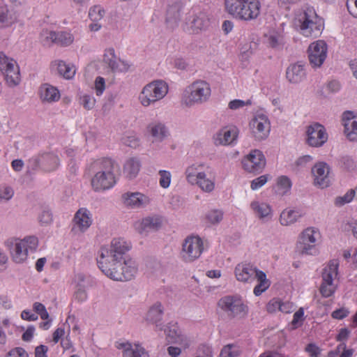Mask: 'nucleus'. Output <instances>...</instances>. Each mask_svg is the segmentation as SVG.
Segmentation results:
<instances>
[{
    "label": "nucleus",
    "mask_w": 357,
    "mask_h": 357,
    "mask_svg": "<svg viewBox=\"0 0 357 357\" xmlns=\"http://www.w3.org/2000/svg\"><path fill=\"white\" fill-rule=\"evenodd\" d=\"M131 244L123 238H114L109 248H102L98 266L108 278L117 281L130 280L137 272L136 261L127 252Z\"/></svg>",
    "instance_id": "obj_1"
},
{
    "label": "nucleus",
    "mask_w": 357,
    "mask_h": 357,
    "mask_svg": "<svg viewBox=\"0 0 357 357\" xmlns=\"http://www.w3.org/2000/svg\"><path fill=\"white\" fill-rule=\"evenodd\" d=\"M117 165L109 158H104L93 162L91 170L94 173L91 178V185L95 191H103L112 188L116 181L114 170Z\"/></svg>",
    "instance_id": "obj_2"
},
{
    "label": "nucleus",
    "mask_w": 357,
    "mask_h": 357,
    "mask_svg": "<svg viewBox=\"0 0 357 357\" xmlns=\"http://www.w3.org/2000/svg\"><path fill=\"white\" fill-rule=\"evenodd\" d=\"M294 24L300 34L309 38L319 37L324 29V21L313 8H306L296 13Z\"/></svg>",
    "instance_id": "obj_3"
},
{
    "label": "nucleus",
    "mask_w": 357,
    "mask_h": 357,
    "mask_svg": "<svg viewBox=\"0 0 357 357\" xmlns=\"http://www.w3.org/2000/svg\"><path fill=\"white\" fill-rule=\"evenodd\" d=\"M225 11L234 18L245 22L256 20L260 15L259 0H225Z\"/></svg>",
    "instance_id": "obj_4"
},
{
    "label": "nucleus",
    "mask_w": 357,
    "mask_h": 357,
    "mask_svg": "<svg viewBox=\"0 0 357 357\" xmlns=\"http://www.w3.org/2000/svg\"><path fill=\"white\" fill-rule=\"evenodd\" d=\"M234 273L236 280L241 282L251 284L257 280V284L253 290L254 294L257 296L266 291L271 285L266 273L249 264H238Z\"/></svg>",
    "instance_id": "obj_5"
},
{
    "label": "nucleus",
    "mask_w": 357,
    "mask_h": 357,
    "mask_svg": "<svg viewBox=\"0 0 357 357\" xmlns=\"http://www.w3.org/2000/svg\"><path fill=\"white\" fill-rule=\"evenodd\" d=\"M185 178L191 185H197L203 192H212L215 188V176L209 167L193 164L185 172Z\"/></svg>",
    "instance_id": "obj_6"
},
{
    "label": "nucleus",
    "mask_w": 357,
    "mask_h": 357,
    "mask_svg": "<svg viewBox=\"0 0 357 357\" xmlns=\"http://www.w3.org/2000/svg\"><path fill=\"white\" fill-rule=\"evenodd\" d=\"M211 96L210 84L202 79L196 80L186 87L181 95V104L184 107H192L208 101Z\"/></svg>",
    "instance_id": "obj_7"
},
{
    "label": "nucleus",
    "mask_w": 357,
    "mask_h": 357,
    "mask_svg": "<svg viewBox=\"0 0 357 357\" xmlns=\"http://www.w3.org/2000/svg\"><path fill=\"white\" fill-rule=\"evenodd\" d=\"M321 240L320 231L313 227L301 232L296 243V252L301 255H312L316 253V247Z\"/></svg>",
    "instance_id": "obj_8"
},
{
    "label": "nucleus",
    "mask_w": 357,
    "mask_h": 357,
    "mask_svg": "<svg viewBox=\"0 0 357 357\" xmlns=\"http://www.w3.org/2000/svg\"><path fill=\"white\" fill-rule=\"evenodd\" d=\"M13 260L16 263H22L29 255L33 254L38 246V239L34 236L25 237L22 240L8 242Z\"/></svg>",
    "instance_id": "obj_9"
},
{
    "label": "nucleus",
    "mask_w": 357,
    "mask_h": 357,
    "mask_svg": "<svg viewBox=\"0 0 357 357\" xmlns=\"http://www.w3.org/2000/svg\"><path fill=\"white\" fill-rule=\"evenodd\" d=\"M204 250V241L199 236H188L182 243L180 258L185 263H192L200 257Z\"/></svg>",
    "instance_id": "obj_10"
},
{
    "label": "nucleus",
    "mask_w": 357,
    "mask_h": 357,
    "mask_svg": "<svg viewBox=\"0 0 357 357\" xmlns=\"http://www.w3.org/2000/svg\"><path fill=\"white\" fill-rule=\"evenodd\" d=\"M209 23L210 18L206 13L196 12L192 9L189 15L184 18L181 29L188 34H199L207 29Z\"/></svg>",
    "instance_id": "obj_11"
},
{
    "label": "nucleus",
    "mask_w": 357,
    "mask_h": 357,
    "mask_svg": "<svg viewBox=\"0 0 357 357\" xmlns=\"http://www.w3.org/2000/svg\"><path fill=\"white\" fill-rule=\"evenodd\" d=\"M338 266V261L337 260H332L323 270L320 292L324 297H330L335 291L336 284H335V280L337 276Z\"/></svg>",
    "instance_id": "obj_12"
},
{
    "label": "nucleus",
    "mask_w": 357,
    "mask_h": 357,
    "mask_svg": "<svg viewBox=\"0 0 357 357\" xmlns=\"http://www.w3.org/2000/svg\"><path fill=\"white\" fill-rule=\"evenodd\" d=\"M0 70L8 86L14 87L20 84V69L16 61L2 52H0Z\"/></svg>",
    "instance_id": "obj_13"
},
{
    "label": "nucleus",
    "mask_w": 357,
    "mask_h": 357,
    "mask_svg": "<svg viewBox=\"0 0 357 357\" xmlns=\"http://www.w3.org/2000/svg\"><path fill=\"white\" fill-rule=\"evenodd\" d=\"M249 128L252 137L260 142L268 137L271 132V121L267 115L259 113L250 120Z\"/></svg>",
    "instance_id": "obj_14"
},
{
    "label": "nucleus",
    "mask_w": 357,
    "mask_h": 357,
    "mask_svg": "<svg viewBox=\"0 0 357 357\" xmlns=\"http://www.w3.org/2000/svg\"><path fill=\"white\" fill-rule=\"evenodd\" d=\"M218 304L232 318H244L248 313V306L238 298L225 296L220 300Z\"/></svg>",
    "instance_id": "obj_15"
},
{
    "label": "nucleus",
    "mask_w": 357,
    "mask_h": 357,
    "mask_svg": "<svg viewBox=\"0 0 357 357\" xmlns=\"http://www.w3.org/2000/svg\"><path fill=\"white\" fill-rule=\"evenodd\" d=\"M241 164L247 172L259 174L265 168L266 160L262 151L253 149L243 158Z\"/></svg>",
    "instance_id": "obj_16"
},
{
    "label": "nucleus",
    "mask_w": 357,
    "mask_h": 357,
    "mask_svg": "<svg viewBox=\"0 0 357 357\" xmlns=\"http://www.w3.org/2000/svg\"><path fill=\"white\" fill-rule=\"evenodd\" d=\"M305 142L312 147H321L328 140V134L325 128L318 123H313L306 127Z\"/></svg>",
    "instance_id": "obj_17"
},
{
    "label": "nucleus",
    "mask_w": 357,
    "mask_h": 357,
    "mask_svg": "<svg viewBox=\"0 0 357 357\" xmlns=\"http://www.w3.org/2000/svg\"><path fill=\"white\" fill-rule=\"evenodd\" d=\"M161 329L164 331L166 340L169 344H178L184 349L190 346V340L182 333L177 323L169 322Z\"/></svg>",
    "instance_id": "obj_18"
},
{
    "label": "nucleus",
    "mask_w": 357,
    "mask_h": 357,
    "mask_svg": "<svg viewBox=\"0 0 357 357\" xmlns=\"http://www.w3.org/2000/svg\"><path fill=\"white\" fill-rule=\"evenodd\" d=\"M307 52L310 66L317 68L321 67L326 60L328 47L325 41L318 40L310 45Z\"/></svg>",
    "instance_id": "obj_19"
},
{
    "label": "nucleus",
    "mask_w": 357,
    "mask_h": 357,
    "mask_svg": "<svg viewBox=\"0 0 357 357\" xmlns=\"http://www.w3.org/2000/svg\"><path fill=\"white\" fill-rule=\"evenodd\" d=\"M239 129L237 126L229 124L218 130L212 137L215 146H229L233 144L238 139Z\"/></svg>",
    "instance_id": "obj_20"
},
{
    "label": "nucleus",
    "mask_w": 357,
    "mask_h": 357,
    "mask_svg": "<svg viewBox=\"0 0 357 357\" xmlns=\"http://www.w3.org/2000/svg\"><path fill=\"white\" fill-rule=\"evenodd\" d=\"M191 10L192 8L181 1L175 2L167 8L166 20L172 26H178L179 23L181 25Z\"/></svg>",
    "instance_id": "obj_21"
},
{
    "label": "nucleus",
    "mask_w": 357,
    "mask_h": 357,
    "mask_svg": "<svg viewBox=\"0 0 357 357\" xmlns=\"http://www.w3.org/2000/svg\"><path fill=\"white\" fill-rule=\"evenodd\" d=\"M330 166L325 162H318L312 167L313 183L320 188L330 185Z\"/></svg>",
    "instance_id": "obj_22"
},
{
    "label": "nucleus",
    "mask_w": 357,
    "mask_h": 357,
    "mask_svg": "<svg viewBox=\"0 0 357 357\" xmlns=\"http://www.w3.org/2000/svg\"><path fill=\"white\" fill-rule=\"evenodd\" d=\"M121 201L126 207L137 209L148 206L151 199L146 195L139 192H127L121 195Z\"/></svg>",
    "instance_id": "obj_23"
},
{
    "label": "nucleus",
    "mask_w": 357,
    "mask_h": 357,
    "mask_svg": "<svg viewBox=\"0 0 357 357\" xmlns=\"http://www.w3.org/2000/svg\"><path fill=\"white\" fill-rule=\"evenodd\" d=\"M59 165V158L51 153H43L33 160V169L44 172L54 171Z\"/></svg>",
    "instance_id": "obj_24"
},
{
    "label": "nucleus",
    "mask_w": 357,
    "mask_h": 357,
    "mask_svg": "<svg viewBox=\"0 0 357 357\" xmlns=\"http://www.w3.org/2000/svg\"><path fill=\"white\" fill-rule=\"evenodd\" d=\"M344 133L349 141L357 140V115L353 112H344L342 117Z\"/></svg>",
    "instance_id": "obj_25"
},
{
    "label": "nucleus",
    "mask_w": 357,
    "mask_h": 357,
    "mask_svg": "<svg viewBox=\"0 0 357 357\" xmlns=\"http://www.w3.org/2000/svg\"><path fill=\"white\" fill-rule=\"evenodd\" d=\"M250 207L254 215L261 221L268 222L273 216V211L271 206L266 202L253 200L251 202Z\"/></svg>",
    "instance_id": "obj_26"
},
{
    "label": "nucleus",
    "mask_w": 357,
    "mask_h": 357,
    "mask_svg": "<svg viewBox=\"0 0 357 357\" xmlns=\"http://www.w3.org/2000/svg\"><path fill=\"white\" fill-rule=\"evenodd\" d=\"M306 77L305 66L301 63H295L289 66L286 70V78L291 84H299Z\"/></svg>",
    "instance_id": "obj_27"
},
{
    "label": "nucleus",
    "mask_w": 357,
    "mask_h": 357,
    "mask_svg": "<svg viewBox=\"0 0 357 357\" xmlns=\"http://www.w3.org/2000/svg\"><path fill=\"white\" fill-rule=\"evenodd\" d=\"M39 96L43 102H54L60 99L61 95L56 87L49 84H43L39 88Z\"/></svg>",
    "instance_id": "obj_28"
},
{
    "label": "nucleus",
    "mask_w": 357,
    "mask_h": 357,
    "mask_svg": "<svg viewBox=\"0 0 357 357\" xmlns=\"http://www.w3.org/2000/svg\"><path fill=\"white\" fill-rule=\"evenodd\" d=\"M90 213L86 208L79 209L74 217L75 227L73 229H78L81 232L85 231L91 225Z\"/></svg>",
    "instance_id": "obj_29"
},
{
    "label": "nucleus",
    "mask_w": 357,
    "mask_h": 357,
    "mask_svg": "<svg viewBox=\"0 0 357 357\" xmlns=\"http://www.w3.org/2000/svg\"><path fill=\"white\" fill-rule=\"evenodd\" d=\"M117 348L123 349V357H149L144 348L139 344H132L126 342L119 344Z\"/></svg>",
    "instance_id": "obj_30"
},
{
    "label": "nucleus",
    "mask_w": 357,
    "mask_h": 357,
    "mask_svg": "<svg viewBox=\"0 0 357 357\" xmlns=\"http://www.w3.org/2000/svg\"><path fill=\"white\" fill-rule=\"evenodd\" d=\"M141 168V162L136 157L128 158L123 167V174L129 180L135 178L139 174Z\"/></svg>",
    "instance_id": "obj_31"
},
{
    "label": "nucleus",
    "mask_w": 357,
    "mask_h": 357,
    "mask_svg": "<svg viewBox=\"0 0 357 357\" xmlns=\"http://www.w3.org/2000/svg\"><path fill=\"white\" fill-rule=\"evenodd\" d=\"M302 216L301 211L288 208L280 213L279 222L282 226H290L297 222Z\"/></svg>",
    "instance_id": "obj_32"
},
{
    "label": "nucleus",
    "mask_w": 357,
    "mask_h": 357,
    "mask_svg": "<svg viewBox=\"0 0 357 357\" xmlns=\"http://www.w3.org/2000/svg\"><path fill=\"white\" fill-rule=\"evenodd\" d=\"M139 100L144 106H149L151 102L156 101V81L154 80L144 86Z\"/></svg>",
    "instance_id": "obj_33"
},
{
    "label": "nucleus",
    "mask_w": 357,
    "mask_h": 357,
    "mask_svg": "<svg viewBox=\"0 0 357 357\" xmlns=\"http://www.w3.org/2000/svg\"><path fill=\"white\" fill-rule=\"evenodd\" d=\"M224 218V212L219 208H211L206 211L202 217V221L208 225H219Z\"/></svg>",
    "instance_id": "obj_34"
},
{
    "label": "nucleus",
    "mask_w": 357,
    "mask_h": 357,
    "mask_svg": "<svg viewBox=\"0 0 357 357\" xmlns=\"http://www.w3.org/2000/svg\"><path fill=\"white\" fill-rule=\"evenodd\" d=\"M54 65L56 66L58 73L63 78L70 79L75 76L76 69L74 65L66 63L63 61H55Z\"/></svg>",
    "instance_id": "obj_35"
},
{
    "label": "nucleus",
    "mask_w": 357,
    "mask_h": 357,
    "mask_svg": "<svg viewBox=\"0 0 357 357\" xmlns=\"http://www.w3.org/2000/svg\"><path fill=\"white\" fill-rule=\"evenodd\" d=\"M276 186L278 192L281 195H284L291 190L292 182L287 176H280L277 178Z\"/></svg>",
    "instance_id": "obj_36"
},
{
    "label": "nucleus",
    "mask_w": 357,
    "mask_h": 357,
    "mask_svg": "<svg viewBox=\"0 0 357 357\" xmlns=\"http://www.w3.org/2000/svg\"><path fill=\"white\" fill-rule=\"evenodd\" d=\"M266 43L273 49L280 48L284 45L283 36L278 32H271L266 35Z\"/></svg>",
    "instance_id": "obj_37"
},
{
    "label": "nucleus",
    "mask_w": 357,
    "mask_h": 357,
    "mask_svg": "<svg viewBox=\"0 0 357 357\" xmlns=\"http://www.w3.org/2000/svg\"><path fill=\"white\" fill-rule=\"evenodd\" d=\"M16 21L13 13L6 8H0V27L4 28L11 26Z\"/></svg>",
    "instance_id": "obj_38"
},
{
    "label": "nucleus",
    "mask_w": 357,
    "mask_h": 357,
    "mask_svg": "<svg viewBox=\"0 0 357 357\" xmlns=\"http://www.w3.org/2000/svg\"><path fill=\"white\" fill-rule=\"evenodd\" d=\"M56 31L43 30L40 33V43L45 47H51L56 45Z\"/></svg>",
    "instance_id": "obj_39"
},
{
    "label": "nucleus",
    "mask_w": 357,
    "mask_h": 357,
    "mask_svg": "<svg viewBox=\"0 0 357 357\" xmlns=\"http://www.w3.org/2000/svg\"><path fill=\"white\" fill-rule=\"evenodd\" d=\"M241 349L235 344L225 345L220 351V357H238L241 354Z\"/></svg>",
    "instance_id": "obj_40"
},
{
    "label": "nucleus",
    "mask_w": 357,
    "mask_h": 357,
    "mask_svg": "<svg viewBox=\"0 0 357 357\" xmlns=\"http://www.w3.org/2000/svg\"><path fill=\"white\" fill-rule=\"evenodd\" d=\"M56 45L66 47L71 45L74 40V36L66 31L56 32Z\"/></svg>",
    "instance_id": "obj_41"
},
{
    "label": "nucleus",
    "mask_w": 357,
    "mask_h": 357,
    "mask_svg": "<svg viewBox=\"0 0 357 357\" xmlns=\"http://www.w3.org/2000/svg\"><path fill=\"white\" fill-rule=\"evenodd\" d=\"M341 229L344 232H351L353 236L357 239V219L348 220L343 222Z\"/></svg>",
    "instance_id": "obj_42"
},
{
    "label": "nucleus",
    "mask_w": 357,
    "mask_h": 357,
    "mask_svg": "<svg viewBox=\"0 0 357 357\" xmlns=\"http://www.w3.org/2000/svg\"><path fill=\"white\" fill-rule=\"evenodd\" d=\"M271 178L270 175H261L251 181L250 188L252 190H257L262 188Z\"/></svg>",
    "instance_id": "obj_43"
},
{
    "label": "nucleus",
    "mask_w": 357,
    "mask_h": 357,
    "mask_svg": "<svg viewBox=\"0 0 357 357\" xmlns=\"http://www.w3.org/2000/svg\"><path fill=\"white\" fill-rule=\"evenodd\" d=\"M105 11L100 6H95L90 9L89 15L93 22H98L104 17Z\"/></svg>",
    "instance_id": "obj_44"
},
{
    "label": "nucleus",
    "mask_w": 357,
    "mask_h": 357,
    "mask_svg": "<svg viewBox=\"0 0 357 357\" xmlns=\"http://www.w3.org/2000/svg\"><path fill=\"white\" fill-rule=\"evenodd\" d=\"M252 101L250 100L234 99L229 102L228 108L231 110H237L245 107L250 106Z\"/></svg>",
    "instance_id": "obj_45"
},
{
    "label": "nucleus",
    "mask_w": 357,
    "mask_h": 357,
    "mask_svg": "<svg viewBox=\"0 0 357 357\" xmlns=\"http://www.w3.org/2000/svg\"><path fill=\"white\" fill-rule=\"evenodd\" d=\"M170 132L168 128L162 123H158V143L166 142L169 139Z\"/></svg>",
    "instance_id": "obj_46"
},
{
    "label": "nucleus",
    "mask_w": 357,
    "mask_h": 357,
    "mask_svg": "<svg viewBox=\"0 0 357 357\" xmlns=\"http://www.w3.org/2000/svg\"><path fill=\"white\" fill-rule=\"evenodd\" d=\"M159 174V183L163 188H167L172 181V174L169 172L165 170H160L158 172Z\"/></svg>",
    "instance_id": "obj_47"
},
{
    "label": "nucleus",
    "mask_w": 357,
    "mask_h": 357,
    "mask_svg": "<svg viewBox=\"0 0 357 357\" xmlns=\"http://www.w3.org/2000/svg\"><path fill=\"white\" fill-rule=\"evenodd\" d=\"M354 196L355 190L350 189L343 196L337 197L335 203L340 206L350 203L354 199Z\"/></svg>",
    "instance_id": "obj_48"
},
{
    "label": "nucleus",
    "mask_w": 357,
    "mask_h": 357,
    "mask_svg": "<svg viewBox=\"0 0 357 357\" xmlns=\"http://www.w3.org/2000/svg\"><path fill=\"white\" fill-rule=\"evenodd\" d=\"M38 220L42 226H47L53 220L52 213L49 209H44L38 216Z\"/></svg>",
    "instance_id": "obj_49"
},
{
    "label": "nucleus",
    "mask_w": 357,
    "mask_h": 357,
    "mask_svg": "<svg viewBox=\"0 0 357 357\" xmlns=\"http://www.w3.org/2000/svg\"><path fill=\"white\" fill-rule=\"evenodd\" d=\"M121 141L123 144L131 148H136L139 144V140L135 135H126L122 137Z\"/></svg>",
    "instance_id": "obj_50"
},
{
    "label": "nucleus",
    "mask_w": 357,
    "mask_h": 357,
    "mask_svg": "<svg viewBox=\"0 0 357 357\" xmlns=\"http://www.w3.org/2000/svg\"><path fill=\"white\" fill-rule=\"evenodd\" d=\"M168 92V84L164 80H158V100L164 98Z\"/></svg>",
    "instance_id": "obj_51"
},
{
    "label": "nucleus",
    "mask_w": 357,
    "mask_h": 357,
    "mask_svg": "<svg viewBox=\"0 0 357 357\" xmlns=\"http://www.w3.org/2000/svg\"><path fill=\"white\" fill-rule=\"evenodd\" d=\"M253 52L250 44H246L241 47L239 58L242 61H247L252 56Z\"/></svg>",
    "instance_id": "obj_52"
},
{
    "label": "nucleus",
    "mask_w": 357,
    "mask_h": 357,
    "mask_svg": "<svg viewBox=\"0 0 357 357\" xmlns=\"http://www.w3.org/2000/svg\"><path fill=\"white\" fill-rule=\"evenodd\" d=\"M75 298L78 302H83L87 298V293L85 289V287L82 284H78L77 285V290L75 292Z\"/></svg>",
    "instance_id": "obj_53"
},
{
    "label": "nucleus",
    "mask_w": 357,
    "mask_h": 357,
    "mask_svg": "<svg viewBox=\"0 0 357 357\" xmlns=\"http://www.w3.org/2000/svg\"><path fill=\"white\" fill-rule=\"evenodd\" d=\"M81 104L88 110L91 109L95 106L96 100L89 95H84L80 98Z\"/></svg>",
    "instance_id": "obj_54"
},
{
    "label": "nucleus",
    "mask_w": 357,
    "mask_h": 357,
    "mask_svg": "<svg viewBox=\"0 0 357 357\" xmlns=\"http://www.w3.org/2000/svg\"><path fill=\"white\" fill-rule=\"evenodd\" d=\"M312 157L310 155H305L297 158L294 165L298 168H303L312 161Z\"/></svg>",
    "instance_id": "obj_55"
},
{
    "label": "nucleus",
    "mask_w": 357,
    "mask_h": 357,
    "mask_svg": "<svg viewBox=\"0 0 357 357\" xmlns=\"http://www.w3.org/2000/svg\"><path fill=\"white\" fill-rule=\"evenodd\" d=\"M280 301L279 298L271 299L266 305V310L270 313H275L280 311Z\"/></svg>",
    "instance_id": "obj_56"
},
{
    "label": "nucleus",
    "mask_w": 357,
    "mask_h": 357,
    "mask_svg": "<svg viewBox=\"0 0 357 357\" xmlns=\"http://www.w3.org/2000/svg\"><path fill=\"white\" fill-rule=\"evenodd\" d=\"M304 310L302 307H301L298 310H297L294 314L293 320L291 321V325L294 328L299 326L301 322L303 320Z\"/></svg>",
    "instance_id": "obj_57"
},
{
    "label": "nucleus",
    "mask_w": 357,
    "mask_h": 357,
    "mask_svg": "<svg viewBox=\"0 0 357 357\" xmlns=\"http://www.w3.org/2000/svg\"><path fill=\"white\" fill-rule=\"evenodd\" d=\"M141 225L143 229H154L156 226V220L153 217H146L142 219Z\"/></svg>",
    "instance_id": "obj_58"
},
{
    "label": "nucleus",
    "mask_w": 357,
    "mask_h": 357,
    "mask_svg": "<svg viewBox=\"0 0 357 357\" xmlns=\"http://www.w3.org/2000/svg\"><path fill=\"white\" fill-rule=\"evenodd\" d=\"M117 57L115 55L114 50L112 48H109L105 51V53L103 56L104 62L109 66L111 63L115 61Z\"/></svg>",
    "instance_id": "obj_59"
},
{
    "label": "nucleus",
    "mask_w": 357,
    "mask_h": 357,
    "mask_svg": "<svg viewBox=\"0 0 357 357\" xmlns=\"http://www.w3.org/2000/svg\"><path fill=\"white\" fill-rule=\"evenodd\" d=\"M14 195V191L10 187H3L0 189V200L4 199L6 201L10 200Z\"/></svg>",
    "instance_id": "obj_60"
},
{
    "label": "nucleus",
    "mask_w": 357,
    "mask_h": 357,
    "mask_svg": "<svg viewBox=\"0 0 357 357\" xmlns=\"http://www.w3.org/2000/svg\"><path fill=\"white\" fill-rule=\"evenodd\" d=\"M295 309V306L293 303L289 301H280V311L283 313H291Z\"/></svg>",
    "instance_id": "obj_61"
},
{
    "label": "nucleus",
    "mask_w": 357,
    "mask_h": 357,
    "mask_svg": "<svg viewBox=\"0 0 357 357\" xmlns=\"http://www.w3.org/2000/svg\"><path fill=\"white\" fill-rule=\"evenodd\" d=\"M347 8L350 15L357 18V0H347Z\"/></svg>",
    "instance_id": "obj_62"
},
{
    "label": "nucleus",
    "mask_w": 357,
    "mask_h": 357,
    "mask_svg": "<svg viewBox=\"0 0 357 357\" xmlns=\"http://www.w3.org/2000/svg\"><path fill=\"white\" fill-rule=\"evenodd\" d=\"M195 357H212V352L210 347L205 345L200 346Z\"/></svg>",
    "instance_id": "obj_63"
},
{
    "label": "nucleus",
    "mask_w": 357,
    "mask_h": 357,
    "mask_svg": "<svg viewBox=\"0 0 357 357\" xmlns=\"http://www.w3.org/2000/svg\"><path fill=\"white\" fill-rule=\"evenodd\" d=\"M8 354L11 357H28V354L22 347H16L10 350Z\"/></svg>",
    "instance_id": "obj_64"
}]
</instances>
